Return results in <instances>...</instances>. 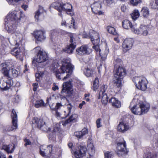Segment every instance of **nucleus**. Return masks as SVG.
Instances as JSON below:
<instances>
[{
	"mask_svg": "<svg viewBox=\"0 0 158 158\" xmlns=\"http://www.w3.org/2000/svg\"><path fill=\"white\" fill-rule=\"evenodd\" d=\"M59 64L56 61H54L50 67L51 71L55 73L56 77L59 79L66 80L69 78L73 72V67L68 60H64L59 69Z\"/></svg>",
	"mask_w": 158,
	"mask_h": 158,
	"instance_id": "f257e3e1",
	"label": "nucleus"
},
{
	"mask_svg": "<svg viewBox=\"0 0 158 158\" xmlns=\"http://www.w3.org/2000/svg\"><path fill=\"white\" fill-rule=\"evenodd\" d=\"M95 35L97 37L90 36L91 41L94 45L92 47L97 53H98L102 60H104L106 59L109 52V49L106 46L102 48L101 47H100L98 45L100 42L99 35L97 33Z\"/></svg>",
	"mask_w": 158,
	"mask_h": 158,
	"instance_id": "f03ea898",
	"label": "nucleus"
},
{
	"mask_svg": "<svg viewBox=\"0 0 158 158\" xmlns=\"http://www.w3.org/2000/svg\"><path fill=\"white\" fill-rule=\"evenodd\" d=\"M122 26L125 29L131 28V31L135 34L142 35L144 36L148 35L149 30L147 26L144 25H141L139 28H137L135 26H132L131 22L127 19L122 22Z\"/></svg>",
	"mask_w": 158,
	"mask_h": 158,
	"instance_id": "7ed1b4c3",
	"label": "nucleus"
},
{
	"mask_svg": "<svg viewBox=\"0 0 158 158\" xmlns=\"http://www.w3.org/2000/svg\"><path fill=\"white\" fill-rule=\"evenodd\" d=\"M132 81L136 88L142 91H145L147 89L148 81L143 76H135L133 78Z\"/></svg>",
	"mask_w": 158,
	"mask_h": 158,
	"instance_id": "20e7f679",
	"label": "nucleus"
},
{
	"mask_svg": "<svg viewBox=\"0 0 158 158\" xmlns=\"http://www.w3.org/2000/svg\"><path fill=\"white\" fill-rule=\"evenodd\" d=\"M23 15L22 12L20 11H11L6 16L5 21L9 22L12 24H15L20 20Z\"/></svg>",
	"mask_w": 158,
	"mask_h": 158,
	"instance_id": "39448f33",
	"label": "nucleus"
},
{
	"mask_svg": "<svg viewBox=\"0 0 158 158\" xmlns=\"http://www.w3.org/2000/svg\"><path fill=\"white\" fill-rule=\"evenodd\" d=\"M51 145L48 146L42 145L40 147V153L43 156L46 158H52V156L54 153Z\"/></svg>",
	"mask_w": 158,
	"mask_h": 158,
	"instance_id": "423d86ee",
	"label": "nucleus"
},
{
	"mask_svg": "<svg viewBox=\"0 0 158 158\" xmlns=\"http://www.w3.org/2000/svg\"><path fill=\"white\" fill-rule=\"evenodd\" d=\"M35 51L37 54L36 61L41 63L46 61L48 60V57L47 53L40 47H37L34 48Z\"/></svg>",
	"mask_w": 158,
	"mask_h": 158,
	"instance_id": "0eeeda50",
	"label": "nucleus"
},
{
	"mask_svg": "<svg viewBox=\"0 0 158 158\" xmlns=\"http://www.w3.org/2000/svg\"><path fill=\"white\" fill-rule=\"evenodd\" d=\"M108 86L106 85H103L99 89V94L98 98H102V102L103 104L106 105L108 102V97L106 90Z\"/></svg>",
	"mask_w": 158,
	"mask_h": 158,
	"instance_id": "6e6552de",
	"label": "nucleus"
},
{
	"mask_svg": "<svg viewBox=\"0 0 158 158\" xmlns=\"http://www.w3.org/2000/svg\"><path fill=\"white\" fill-rule=\"evenodd\" d=\"M117 154L119 156H125L128 152L126 148V144L125 141L119 142L117 144Z\"/></svg>",
	"mask_w": 158,
	"mask_h": 158,
	"instance_id": "1a4fd4ad",
	"label": "nucleus"
},
{
	"mask_svg": "<svg viewBox=\"0 0 158 158\" xmlns=\"http://www.w3.org/2000/svg\"><path fill=\"white\" fill-rule=\"evenodd\" d=\"M133 42L134 40L132 38H128L125 39L122 44L123 52H126L130 50L133 46Z\"/></svg>",
	"mask_w": 158,
	"mask_h": 158,
	"instance_id": "9d476101",
	"label": "nucleus"
},
{
	"mask_svg": "<svg viewBox=\"0 0 158 158\" xmlns=\"http://www.w3.org/2000/svg\"><path fill=\"white\" fill-rule=\"evenodd\" d=\"M76 52L77 54L84 55L85 54H90L92 52V49L85 45L78 48L77 49Z\"/></svg>",
	"mask_w": 158,
	"mask_h": 158,
	"instance_id": "9b49d317",
	"label": "nucleus"
},
{
	"mask_svg": "<svg viewBox=\"0 0 158 158\" xmlns=\"http://www.w3.org/2000/svg\"><path fill=\"white\" fill-rule=\"evenodd\" d=\"M7 81L4 80H1L0 81V88L3 90H7L11 87L13 85L12 80L8 79Z\"/></svg>",
	"mask_w": 158,
	"mask_h": 158,
	"instance_id": "f8f14e48",
	"label": "nucleus"
},
{
	"mask_svg": "<svg viewBox=\"0 0 158 158\" xmlns=\"http://www.w3.org/2000/svg\"><path fill=\"white\" fill-rule=\"evenodd\" d=\"M86 151L85 147L80 146L78 147V149L74 152V156L76 158H81L85 156Z\"/></svg>",
	"mask_w": 158,
	"mask_h": 158,
	"instance_id": "ddd939ff",
	"label": "nucleus"
},
{
	"mask_svg": "<svg viewBox=\"0 0 158 158\" xmlns=\"http://www.w3.org/2000/svg\"><path fill=\"white\" fill-rule=\"evenodd\" d=\"M126 71L122 66H119L114 71V76L123 79L125 76Z\"/></svg>",
	"mask_w": 158,
	"mask_h": 158,
	"instance_id": "4468645a",
	"label": "nucleus"
},
{
	"mask_svg": "<svg viewBox=\"0 0 158 158\" xmlns=\"http://www.w3.org/2000/svg\"><path fill=\"white\" fill-rule=\"evenodd\" d=\"M91 8L92 11L95 14L101 15L103 14L101 10V6L99 2H96L91 5Z\"/></svg>",
	"mask_w": 158,
	"mask_h": 158,
	"instance_id": "2eb2a0df",
	"label": "nucleus"
},
{
	"mask_svg": "<svg viewBox=\"0 0 158 158\" xmlns=\"http://www.w3.org/2000/svg\"><path fill=\"white\" fill-rule=\"evenodd\" d=\"M36 40L38 41H42L46 38L45 31L42 30H37L33 33Z\"/></svg>",
	"mask_w": 158,
	"mask_h": 158,
	"instance_id": "dca6fc26",
	"label": "nucleus"
},
{
	"mask_svg": "<svg viewBox=\"0 0 158 158\" xmlns=\"http://www.w3.org/2000/svg\"><path fill=\"white\" fill-rule=\"evenodd\" d=\"M14 35H15L16 37V38H15L16 40H14V42H13L12 39H11L10 40H9V42L11 45H15L18 46L19 44L17 41H20L22 40V35L20 33L15 31L12 34L13 36H14Z\"/></svg>",
	"mask_w": 158,
	"mask_h": 158,
	"instance_id": "f3484780",
	"label": "nucleus"
},
{
	"mask_svg": "<svg viewBox=\"0 0 158 158\" xmlns=\"http://www.w3.org/2000/svg\"><path fill=\"white\" fill-rule=\"evenodd\" d=\"M129 128V126L128 123L124 121H121L119 123L118 126V130L120 132H124Z\"/></svg>",
	"mask_w": 158,
	"mask_h": 158,
	"instance_id": "a211bd4d",
	"label": "nucleus"
},
{
	"mask_svg": "<svg viewBox=\"0 0 158 158\" xmlns=\"http://www.w3.org/2000/svg\"><path fill=\"white\" fill-rule=\"evenodd\" d=\"M72 8V6L69 3L64 4L62 3L61 11L63 10L65 11L68 15L71 16L73 15V12L71 9Z\"/></svg>",
	"mask_w": 158,
	"mask_h": 158,
	"instance_id": "6ab92c4d",
	"label": "nucleus"
},
{
	"mask_svg": "<svg viewBox=\"0 0 158 158\" xmlns=\"http://www.w3.org/2000/svg\"><path fill=\"white\" fill-rule=\"evenodd\" d=\"M11 117L12 118V124L11 129L10 130H13L16 129L18 127L17 124V114L15 111L13 110L11 113Z\"/></svg>",
	"mask_w": 158,
	"mask_h": 158,
	"instance_id": "aec40b11",
	"label": "nucleus"
},
{
	"mask_svg": "<svg viewBox=\"0 0 158 158\" xmlns=\"http://www.w3.org/2000/svg\"><path fill=\"white\" fill-rule=\"evenodd\" d=\"M133 104V102H131L130 107L132 112L135 114L141 115L142 114V111L139 105L137 106L136 105H134L131 107V105Z\"/></svg>",
	"mask_w": 158,
	"mask_h": 158,
	"instance_id": "412c9836",
	"label": "nucleus"
},
{
	"mask_svg": "<svg viewBox=\"0 0 158 158\" xmlns=\"http://www.w3.org/2000/svg\"><path fill=\"white\" fill-rule=\"evenodd\" d=\"M60 99L61 100H64V101L65 102L64 103V106H66L67 109L68 110V113L67 116H69L70 114L71 113L72 109L73 107V106L72 105L71 103L69 102L68 100L64 96H61Z\"/></svg>",
	"mask_w": 158,
	"mask_h": 158,
	"instance_id": "4be33fe9",
	"label": "nucleus"
},
{
	"mask_svg": "<svg viewBox=\"0 0 158 158\" xmlns=\"http://www.w3.org/2000/svg\"><path fill=\"white\" fill-rule=\"evenodd\" d=\"M62 87L61 92L62 94L64 93H69L72 89V85L70 82H67L63 83Z\"/></svg>",
	"mask_w": 158,
	"mask_h": 158,
	"instance_id": "5701e85b",
	"label": "nucleus"
},
{
	"mask_svg": "<svg viewBox=\"0 0 158 158\" xmlns=\"http://www.w3.org/2000/svg\"><path fill=\"white\" fill-rule=\"evenodd\" d=\"M64 100H61L60 102H57L56 103L55 106H53L52 105L50 106V108L52 110L56 111V114H58V115H60V113L57 112V111L60 110L61 108L64 106V103L63 102Z\"/></svg>",
	"mask_w": 158,
	"mask_h": 158,
	"instance_id": "b1692460",
	"label": "nucleus"
},
{
	"mask_svg": "<svg viewBox=\"0 0 158 158\" xmlns=\"http://www.w3.org/2000/svg\"><path fill=\"white\" fill-rule=\"evenodd\" d=\"M32 123L33 127L39 129L44 124V121L42 119L35 118L33 119Z\"/></svg>",
	"mask_w": 158,
	"mask_h": 158,
	"instance_id": "393cba45",
	"label": "nucleus"
},
{
	"mask_svg": "<svg viewBox=\"0 0 158 158\" xmlns=\"http://www.w3.org/2000/svg\"><path fill=\"white\" fill-rule=\"evenodd\" d=\"M5 25V29L9 33L13 34L15 31L16 27L15 24H12L11 23L6 22Z\"/></svg>",
	"mask_w": 158,
	"mask_h": 158,
	"instance_id": "a878e982",
	"label": "nucleus"
},
{
	"mask_svg": "<svg viewBox=\"0 0 158 158\" xmlns=\"http://www.w3.org/2000/svg\"><path fill=\"white\" fill-rule=\"evenodd\" d=\"M8 68L7 65L5 63H2L0 65V71L6 78L9 72Z\"/></svg>",
	"mask_w": 158,
	"mask_h": 158,
	"instance_id": "bb28decb",
	"label": "nucleus"
},
{
	"mask_svg": "<svg viewBox=\"0 0 158 158\" xmlns=\"http://www.w3.org/2000/svg\"><path fill=\"white\" fill-rule=\"evenodd\" d=\"M122 79L114 76L113 78L112 83L113 86L117 88H119L122 85Z\"/></svg>",
	"mask_w": 158,
	"mask_h": 158,
	"instance_id": "cd10ccee",
	"label": "nucleus"
},
{
	"mask_svg": "<svg viewBox=\"0 0 158 158\" xmlns=\"http://www.w3.org/2000/svg\"><path fill=\"white\" fill-rule=\"evenodd\" d=\"M88 133V131L86 128H84L79 131H76L74 133V135L78 139L81 138L84 135Z\"/></svg>",
	"mask_w": 158,
	"mask_h": 158,
	"instance_id": "c85d7f7f",
	"label": "nucleus"
},
{
	"mask_svg": "<svg viewBox=\"0 0 158 158\" xmlns=\"http://www.w3.org/2000/svg\"><path fill=\"white\" fill-rule=\"evenodd\" d=\"M109 102L111 103L113 106L116 108L120 107V102L115 98H111L109 101Z\"/></svg>",
	"mask_w": 158,
	"mask_h": 158,
	"instance_id": "c756f323",
	"label": "nucleus"
},
{
	"mask_svg": "<svg viewBox=\"0 0 158 158\" xmlns=\"http://www.w3.org/2000/svg\"><path fill=\"white\" fill-rule=\"evenodd\" d=\"M18 74V72L15 69H12L10 70L8 75L7 77V79H11L14 77H16Z\"/></svg>",
	"mask_w": 158,
	"mask_h": 158,
	"instance_id": "7c9ffc66",
	"label": "nucleus"
},
{
	"mask_svg": "<svg viewBox=\"0 0 158 158\" xmlns=\"http://www.w3.org/2000/svg\"><path fill=\"white\" fill-rule=\"evenodd\" d=\"M139 106L140 107L142 114L147 112L149 108V105L148 104L142 103L140 104Z\"/></svg>",
	"mask_w": 158,
	"mask_h": 158,
	"instance_id": "2f4dec72",
	"label": "nucleus"
},
{
	"mask_svg": "<svg viewBox=\"0 0 158 158\" xmlns=\"http://www.w3.org/2000/svg\"><path fill=\"white\" fill-rule=\"evenodd\" d=\"M94 72V70L90 67L85 68L84 70V73L87 77L92 76Z\"/></svg>",
	"mask_w": 158,
	"mask_h": 158,
	"instance_id": "473e14b6",
	"label": "nucleus"
},
{
	"mask_svg": "<svg viewBox=\"0 0 158 158\" xmlns=\"http://www.w3.org/2000/svg\"><path fill=\"white\" fill-rule=\"evenodd\" d=\"M21 52L20 49L18 47H15L11 51V53L13 55L16 57L17 58L20 57L19 54Z\"/></svg>",
	"mask_w": 158,
	"mask_h": 158,
	"instance_id": "72a5a7b5",
	"label": "nucleus"
},
{
	"mask_svg": "<svg viewBox=\"0 0 158 158\" xmlns=\"http://www.w3.org/2000/svg\"><path fill=\"white\" fill-rule=\"evenodd\" d=\"M47 102L46 104H45L43 101L42 100H37L35 104V107L37 108H39L42 106H44L48 102V99L47 100Z\"/></svg>",
	"mask_w": 158,
	"mask_h": 158,
	"instance_id": "f704fd0d",
	"label": "nucleus"
},
{
	"mask_svg": "<svg viewBox=\"0 0 158 158\" xmlns=\"http://www.w3.org/2000/svg\"><path fill=\"white\" fill-rule=\"evenodd\" d=\"M76 47L75 45H73L70 44L69 46H68L64 50V51L66 52L69 54L72 53L74 50L75 49Z\"/></svg>",
	"mask_w": 158,
	"mask_h": 158,
	"instance_id": "c9c22d12",
	"label": "nucleus"
},
{
	"mask_svg": "<svg viewBox=\"0 0 158 158\" xmlns=\"http://www.w3.org/2000/svg\"><path fill=\"white\" fill-rule=\"evenodd\" d=\"M62 4V3L58 2H55L52 3L51 6L56 9L59 12H60L61 11Z\"/></svg>",
	"mask_w": 158,
	"mask_h": 158,
	"instance_id": "e433bc0d",
	"label": "nucleus"
},
{
	"mask_svg": "<svg viewBox=\"0 0 158 158\" xmlns=\"http://www.w3.org/2000/svg\"><path fill=\"white\" fill-rule=\"evenodd\" d=\"M50 132H55L57 131L60 132L61 131L60 126L59 123H56L54 125L53 128H51Z\"/></svg>",
	"mask_w": 158,
	"mask_h": 158,
	"instance_id": "4c0bfd02",
	"label": "nucleus"
},
{
	"mask_svg": "<svg viewBox=\"0 0 158 158\" xmlns=\"http://www.w3.org/2000/svg\"><path fill=\"white\" fill-rule=\"evenodd\" d=\"M131 17L133 20H135L139 17L140 14L137 10H135L131 15Z\"/></svg>",
	"mask_w": 158,
	"mask_h": 158,
	"instance_id": "58836bf2",
	"label": "nucleus"
},
{
	"mask_svg": "<svg viewBox=\"0 0 158 158\" xmlns=\"http://www.w3.org/2000/svg\"><path fill=\"white\" fill-rule=\"evenodd\" d=\"M43 8L42 7H40L39 9L35 12V17L37 21L38 20L39 17L43 14Z\"/></svg>",
	"mask_w": 158,
	"mask_h": 158,
	"instance_id": "ea45409f",
	"label": "nucleus"
},
{
	"mask_svg": "<svg viewBox=\"0 0 158 158\" xmlns=\"http://www.w3.org/2000/svg\"><path fill=\"white\" fill-rule=\"evenodd\" d=\"M40 129L43 131L46 132L48 133L50 132L51 130V128L48 126L47 124H45V122H44V124L42 125V126L40 127Z\"/></svg>",
	"mask_w": 158,
	"mask_h": 158,
	"instance_id": "a19ab883",
	"label": "nucleus"
},
{
	"mask_svg": "<svg viewBox=\"0 0 158 158\" xmlns=\"http://www.w3.org/2000/svg\"><path fill=\"white\" fill-rule=\"evenodd\" d=\"M141 12L142 13L144 17H147L149 15V9L147 7H144L142 9Z\"/></svg>",
	"mask_w": 158,
	"mask_h": 158,
	"instance_id": "79ce46f5",
	"label": "nucleus"
},
{
	"mask_svg": "<svg viewBox=\"0 0 158 158\" xmlns=\"http://www.w3.org/2000/svg\"><path fill=\"white\" fill-rule=\"evenodd\" d=\"M107 30L108 32L114 35H116L117 34L116 31L115 29L112 27L108 26L107 27Z\"/></svg>",
	"mask_w": 158,
	"mask_h": 158,
	"instance_id": "37998d69",
	"label": "nucleus"
},
{
	"mask_svg": "<svg viewBox=\"0 0 158 158\" xmlns=\"http://www.w3.org/2000/svg\"><path fill=\"white\" fill-rule=\"evenodd\" d=\"M70 38L69 42L70 43V44L73 45H75L76 46V43L74 37V34H70L69 35Z\"/></svg>",
	"mask_w": 158,
	"mask_h": 158,
	"instance_id": "c03bdc74",
	"label": "nucleus"
},
{
	"mask_svg": "<svg viewBox=\"0 0 158 158\" xmlns=\"http://www.w3.org/2000/svg\"><path fill=\"white\" fill-rule=\"evenodd\" d=\"M156 155L154 153L148 152L146 154L144 158H156Z\"/></svg>",
	"mask_w": 158,
	"mask_h": 158,
	"instance_id": "a18cd8bd",
	"label": "nucleus"
},
{
	"mask_svg": "<svg viewBox=\"0 0 158 158\" xmlns=\"http://www.w3.org/2000/svg\"><path fill=\"white\" fill-rule=\"evenodd\" d=\"M89 148H90L92 152V154H89V157L88 158H91V157L93 155V154L95 152V150L94 147V146L93 143H90L89 144H88L87 146Z\"/></svg>",
	"mask_w": 158,
	"mask_h": 158,
	"instance_id": "49530a36",
	"label": "nucleus"
},
{
	"mask_svg": "<svg viewBox=\"0 0 158 158\" xmlns=\"http://www.w3.org/2000/svg\"><path fill=\"white\" fill-rule=\"evenodd\" d=\"M99 79L97 77L95 78L93 83V87L94 90L97 89L98 87Z\"/></svg>",
	"mask_w": 158,
	"mask_h": 158,
	"instance_id": "de8ad7c7",
	"label": "nucleus"
},
{
	"mask_svg": "<svg viewBox=\"0 0 158 158\" xmlns=\"http://www.w3.org/2000/svg\"><path fill=\"white\" fill-rule=\"evenodd\" d=\"M2 148L3 149L5 150V151L8 153H12L14 151V147L12 149V150H10L9 149V147L8 145H4L2 146Z\"/></svg>",
	"mask_w": 158,
	"mask_h": 158,
	"instance_id": "09e8293b",
	"label": "nucleus"
},
{
	"mask_svg": "<svg viewBox=\"0 0 158 158\" xmlns=\"http://www.w3.org/2000/svg\"><path fill=\"white\" fill-rule=\"evenodd\" d=\"M122 61L120 59H116L114 62V68L116 69L122 63Z\"/></svg>",
	"mask_w": 158,
	"mask_h": 158,
	"instance_id": "8fccbe9b",
	"label": "nucleus"
},
{
	"mask_svg": "<svg viewBox=\"0 0 158 158\" xmlns=\"http://www.w3.org/2000/svg\"><path fill=\"white\" fill-rule=\"evenodd\" d=\"M104 158H113V154L110 152H107L104 153Z\"/></svg>",
	"mask_w": 158,
	"mask_h": 158,
	"instance_id": "3c124183",
	"label": "nucleus"
},
{
	"mask_svg": "<svg viewBox=\"0 0 158 158\" xmlns=\"http://www.w3.org/2000/svg\"><path fill=\"white\" fill-rule=\"evenodd\" d=\"M130 2L133 6H136L141 2V0H131Z\"/></svg>",
	"mask_w": 158,
	"mask_h": 158,
	"instance_id": "603ef678",
	"label": "nucleus"
},
{
	"mask_svg": "<svg viewBox=\"0 0 158 158\" xmlns=\"http://www.w3.org/2000/svg\"><path fill=\"white\" fill-rule=\"evenodd\" d=\"M77 117V115L76 114H74L72 115L69 119L70 121V122H73L75 121L76 118Z\"/></svg>",
	"mask_w": 158,
	"mask_h": 158,
	"instance_id": "864d4df0",
	"label": "nucleus"
},
{
	"mask_svg": "<svg viewBox=\"0 0 158 158\" xmlns=\"http://www.w3.org/2000/svg\"><path fill=\"white\" fill-rule=\"evenodd\" d=\"M101 118H99L97 119L96 121L97 126L98 128H99L102 126V125L101 124Z\"/></svg>",
	"mask_w": 158,
	"mask_h": 158,
	"instance_id": "5fc2aeb1",
	"label": "nucleus"
},
{
	"mask_svg": "<svg viewBox=\"0 0 158 158\" xmlns=\"http://www.w3.org/2000/svg\"><path fill=\"white\" fill-rule=\"evenodd\" d=\"M90 96V94H85V99L87 102H89L90 99L89 98V97Z\"/></svg>",
	"mask_w": 158,
	"mask_h": 158,
	"instance_id": "6e6d98bb",
	"label": "nucleus"
},
{
	"mask_svg": "<svg viewBox=\"0 0 158 158\" xmlns=\"http://www.w3.org/2000/svg\"><path fill=\"white\" fill-rule=\"evenodd\" d=\"M33 86L34 87L33 88V90L34 91H36L38 88V83H34L33 84Z\"/></svg>",
	"mask_w": 158,
	"mask_h": 158,
	"instance_id": "4d7b16f0",
	"label": "nucleus"
},
{
	"mask_svg": "<svg viewBox=\"0 0 158 158\" xmlns=\"http://www.w3.org/2000/svg\"><path fill=\"white\" fill-rule=\"evenodd\" d=\"M70 122H71L69 120V119H68L63 121L62 122V124L64 126H65L67 124Z\"/></svg>",
	"mask_w": 158,
	"mask_h": 158,
	"instance_id": "13d9d810",
	"label": "nucleus"
},
{
	"mask_svg": "<svg viewBox=\"0 0 158 158\" xmlns=\"http://www.w3.org/2000/svg\"><path fill=\"white\" fill-rule=\"evenodd\" d=\"M150 6L153 9H157L158 8H153V6H154L155 7L156 6V4H155V2H151L150 4Z\"/></svg>",
	"mask_w": 158,
	"mask_h": 158,
	"instance_id": "bf43d9fd",
	"label": "nucleus"
},
{
	"mask_svg": "<svg viewBox=\"0 0 158 158\" xmlns=\"http://www.w3.org/2000/svg\"><path fill=\"white\" fill-rule=\"evenodd\" d=\"M53 85H54V86L52 88V89L53 90L56 91V90L58 89L59 88L58 86L56 85L55 83H54Z\"/></svg>",
	"mask_w": 158,
	"mask_h": 158,
	"instance_id": "052dcab7",
	"label": "nucleus"
},
{
	"mask_svg": "<svg viewBox=\"0 0 158 158\" xmlns=\"http://www.w3.org/2000/svg\"><path fill=\"white\" fill-rule=\"evenodd\" d=\"M51 34L52 36V38L54 37L53 36L54 35H56L57 34V33L56 31L54 30L51 31Z\"/></svg>",
	"mask_w": 158,
	"mask_h": 158,
	"instance_id": "680f3d73",
	"label": "nucleus"
},
{
	"mask_svg": "<svg viewBox=\"0 0 158 158\" xmlns=\"http://www.w3.org/2000/svg\"><path fill=\"white\" fill-rule=\"evenodd\" d=\"M85 102L84 101H82V102L79 104L78 106L81 109L82 108L83 105H85Z\"/></svg>",
	"mask_w": 158,
	"mask_h": 158,
	"instance_id": "e2e57ef3",
	"label": "nucleus"
},
{
	"mask_svg": "<svg viewBox=\"0 0 158 158\" xmlns=\"http://www.w3.org/2000/svg\"><path fill=\"white\" fill-rule=\"evenodd\" d=\"M25 146L30 145L31 143V142L30 141V140L29 139H26V140L25 141Z\"/></svg>",
	"mask_w": 158,
	"mask_h": 158,
	"instance_id": "0e129e2a",
	"label": "nucleus"
},
{
	"mask_svg": "<svg viewBox=\"0 0 158 158\" xmlns=\"http://www.w3.org/2000/svg\"><path fill=\"white\" fill-rule=\"evenodd\" d=\"M121 9L122 11L123 12H124L126 10V6L123 5L121 6Z\"/></svg>",
	"mask_w": 158,
	"mask_h": 158,
	"instance_id": "69168bd1",
	"label": "nucleus"
},
{
	"mask_svg": "<svg viewBox=\"0 0 158 158\" xmlns=\"http://www.w3.org/2000/svg\"><path fill=\"white\" fill-rule=\"evenodd\" d=\"M22 7L25 10H27V9L28 7V6L26 5H23L22 6Z\"/></svg>",
	"mask_w": 158,
	"mask_h": 158,
	"instance_id": "338daca9",
	"label": "nucleus"
},
{
	"mask_svg": "<svg viewBox=\"0 0 158 158\" xmlns=\"http://www.w3.org/2000/svg\"><path fill=\"white\" fill-rule=\"evenodd\" d=\"M0 158H6V156L3 153L0 152Z\"/></svg>",
	"mask_w": 158,
	"mask_h": 158,
	"instance_id": "774afa93",
	"label": "nucleus"
}]
</instances>
